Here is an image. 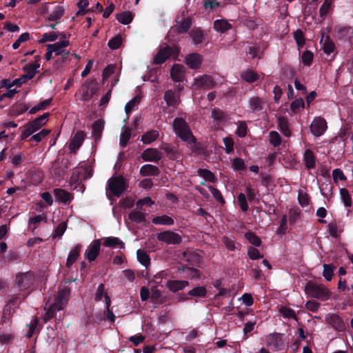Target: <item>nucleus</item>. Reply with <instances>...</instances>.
Here are the masks:
<instances>
[{
  "instance_id": "nucleus-11",
  "label": "nucleus",
  "mask_w": 353,
  "mask_h": 353,
  "mask_svg": "<svg viewBox=\"0 0 353 353\" xmlns=\"http://www.w3.org/2000/svg\"><path fill=\"white\" fill-rule=\"evenodd\" d=\"M101 248L100 240L93 241L86 248L84 256L90 261H94L98 256Z\"/></svg>"
},
{
  "instance_id": "nucleus-59",
  "label": "nucleus",
  "mask_w": 353,
  "mask_h": 353,
  "mask_svg": "<svg viewBox=\"0 0 353 353\" xmlns=\"http://www.w3.org/2000/svg\"><path fill=\"white\" fill-rule=\"evenodd\" d=\"M151 299L154 301V302L157 303H161L163 301V298L161 296V293L160 290L157 288V287H152L151 289Z\"/></svg>"
},
{
  "instance_id": "nucleus-35",
  "label": "nucleus",
  "mask_w": 353,
  "mask_h": 353,
  "mask_svg": "<svg viewBox=\"0 0 353 353\" xmlns=\"http://www.w3.org/2000/svg\"><path fill=\"white\" fill-rule=\"evenodd\" d=\"M323 276L327 281H330L332 279L335 266L332 264H323Z\"/></svg>"
},
{
  "instance_id": "nucleus-40",
  "label": "nucleus",
  "mask_w": 353,
  "mask_h": 353,
  "mask_svg": "<svg viewBox=\"0 0 353 353\" xmlns=\"http://www.w3.org/2000/svg\"><path fill=\"white\" fill-rule=\"evenodd\" d=\"M192 25L190 19H185L183 21L175 26L176 30L178 33L186 32Z\"/></svg>"
},
{
  "instance_id": "nucleus-36",
  "label": "nucleus",
  "mask_w": 353,
  "mask_h": 353,
  "mask_svg": "<svg viewBox=\"0 0 353 353\" xmlns=\"http://www.w3.org/2000/svg\"><path fill=\"white\" fill-rule=\"evenodd\" d=\"M131 137V131L128 128H123L120 135V145L125 148Z\"/></svg>"
},
{
  "instance_id": "nucleus-44",
  "label": "nucleus",
  "mask_w": 353,
  "mask_h": 353,
  "mask_svg": "<svg viewBox=\"0 0 353 353\" xmlns=\"http://www.w3.org/2000/svg\"><path fill=\"white\" fill-rule=\"evenodd\" d=\"M340 196L344 205L345 207H350L352 205V200L348 190L345 188H341Z\"/></svg>"
},
{
  "instance_id": "nucleus-9",
  "label": "nucleus",
  "mask_w": 353,
  "mask_h": 353,
  "mask_svg": "<svg viewBox=\"0 0 353 353\" xmlns=\"http://www.w3.org/2000/svg\"><path fill=\"white\" fill-rule=\"evenodd\" d=\"M325 321L331 325L333 329L338 332H343L345 330V324L341 316L334 313L327 314L325 316Z\"/></svg>"
},
{
  "instance_id": "nucleus-52",
  "label": "nucleus",
  "mask_w": 353,
  "mask_h": 353,
  "mask_svg": "<svg viewBox=\"0 0 353 353\" xmlns=\"http://www.w3.org/2000/svg\"><path fill=\"white\" fill-rule=\"evenodd\" d=\"M61 310L60 309H58L57 307H54V304H52L47 311L46 312L44 316H43V321L46 323L49 320H50L57 313V312Z\"/></svg>"
},
{
  "instance_id": "nucleus-17",
  "label": "nucleus",
  "mask_w": 353,
  "mask_h": 353,
  "mask_svg": "<svg viewBox=\"0 0 353 353\" xmlns=\"http://www.w3.org/2000/svg\"><path fill=\"white\" fill-rule=\"evenodd\" d=\"M143 159L145 161L157 162L162 157V154L155 148L146 149L141 155Z\"/></svg>"
},
{
  "instance_id": "nucleus-41",
  "label": "nucleus",
  "mask_w": 353,
  "mask_h": 353,
  "mask_svg": "<svg viewBox=\"0 0 353 353\" xmlns=\"http://www.w3.org/2000/svg\"><path fill=\"white\" fill-rule=\"evenodd\" d=\"M206 294V288L203 286H197L188 292V295L190 296L204 297Z\"/></svg>"
},
{
  "instance_id": "nucleus-48",
  "label": "nucleus",
  "mask_w": 353,
  "mask_h": 353,
  "mask_svg": "<svg viewBox=\"0 0 353 353\" xmlns=\"http://www.w3.org/2000/svg\"><path fill=\"white\" fill-rule=\"evenodd\" d=\"M145 214L140 211H132L129 214L130 219L137 223L143 222L145 219Z\"/></svg>"
},
{
  "instance_id": "nucleus-53",
  "label": "nucleus",
  "mask_w": 353,
  "mask_h": 353,
  "mask_svg": "<svg viewBox=\"0 0 353 353\" xmlns=\"http://www.w3.org/2000/svg\"><path fill=\"white\" fill-rule=\"evenodd\" d=\"M270 142L274 147L279 146L281 143V137L276 131H271L269 134Z\"/></svg>"
},
{
  "instance_id": "nucleus-23",
  "label": "nucleus",
  "mask_w": 353,
  "mask_h": 353,
  "mask_svg": "<svg viewBox=\"0 0 353 353\" xmlns=\"http://www.w3.org/2000/svg\"><path fill=\"white\" fill-rule=\"evenodd\" d=\"M189 283L187 281L170 280L167 282L166 286L173 292H177L188 286Z\"/></svg>"
},
{
  "instance_id": "nucleus-5",
  "label": "nucleus",
  "mask_w": 353,
  "mask_h": 353,
  "mask_svg": "<svg viewBox=\"0 0 353 353\" xmlns=\"http://www.w3.org/2000/svg\"><path fill=\"white\" fill-rule=\"evenodd\" d=\"M70 294V290L68 287L63 286L59 288V291L55 296L54 301L52 304L54 305V307H57V308L60 309L61 310L64 309V307L68 304Z\"/></svg>"
},
{
  "instance_id": "nucleus-26",
  "label": "nucleus",
  "mask_w": 353,
  "mask_h": 353,
  "mask_svg": "<svg viewBox=\"0 0 353 353\" xmlns=\"http://www.w3.org/2000/svg\"><path fill=\"white\" fill-rule=\"evenodd\" d=\"M232 27V25L226 19H217L214 22V29L220 33L225 32Z\"/></svg>"
},
{
  "instance_id": "nucleus-1",
  "label": "nucleus",
  "mask_w": 353,
  "mask_h": 353,
  "mask_svg": "<svg viewBox=\"0 0 353 353\" xmlns=\"http://www.w3.org/2000/svg\"><path fill=\"white\" fill-rule=\"evenodd\" d=\"M305 294L313 299L325 301L330 299L332 292L325 285L309 281L305 285Z\"/></svg>"
},
{
  "instance_id": "nucleus-45",
  "label": "nucleus",
  "mask_w": 353,
  "mask_h": 353,
  "mask_svg": "<svg viewBox=\"0 0 353 353\" xmlns=\"http://www.w3.org/2000/svg\"><path fill=\"white\" fill-rule=\"evenodd\" d=\"M333 188V185L330 181L323 183L320 188L321 194L323 196L328 198L332 194Z\"/></svg>"
},
{
  "instance_id": "nucleus-3",
  "label": "nucleus",
  "mask_w": 353,
  "mask_h": 353,
  "mask_svg": "<svg viewBox=\"0 0 353 353\" xmlns=\"http://www.w3.org/2000/svg\"><path fill=\"white\" fill-rule=\"evenodd\" d=\"M126 184L123 176H112L107 183L106 194L108 197H110V194L119 197L124 192Z\"/></svg>"
},
{
  "instance_id": "nucleus-34",
  "label": "nucleus",
  "mask_w": 353,
  "mask_h": 353,
  "mask_svg": "<svg viewBox=\"0 0 353 353\" xmlns=\"http://www.w3.org/2000/svg\"><path fill=\"white\" fill-rule=\"evenodd\" d=\"M159 137V132L157 130H150L145 132L141 138V141L145 144H150L155 141Z\"/></svg>"
},
{
  "instance_id": "nucleus-49",
  "label": "nucleus",
  "mask_w": 353,
  "mask_h": 353,
  "mask_svg": "<svg viewBox=\"0 0 353 353\" xmlns=\"http://www.w3.org/2000/svg\"><path fill=\"white\" fill-rule=\"evenodd\" d=\"M103 129V123L98 120L94 122L92 124V134L96 139H98L101 136V133Z\"/></svg>"
},
{
  "instance_id": "nucleus-15",
  "label": "nucleus",
  "mask_w": 353,
  "mask_h": 353,
  "mask_svg": "<svg viewBox=\"0 0 353 353\" xmlns=\"http://www.w3.org/2000/svg\"><path fill=\"white\" fill-rule=\"evenodd\" d=\"M34 280L30 273H21L17 275V284L21 289H26L30 287Z\"/></svg>"
},
{
  "instance_id": "nucleus-12",
  "label": "nucleus",
  "mask_w": 353,
  "mask_h": 353,
  "mask_svg": "<svg viewBox=\"0 0 353 353\" xmlns=\"http://www.w3.org/2000/svg\"><path fill=\"white\" fill-rule=\"evenodd\" d=\"M327 129V123L324 119L315 118L310 125V130L316 137L321 136Z\"/></svg>"
},
{
  "instance_id": "nucleus-10",
  "label": "nucleus",
  "mask_w": 353,
  "mask_h": 353,
  "mask_svg": "<svg viewBox=\"0 0 353 353\" xmlns=\"http://www.w3.org/2000/svg\"><path fill=\"white\" fill-rule=\"evenodd\" d=\"M69 41L63 40L53 44H48L47 47L50 52H53L55 56L61 55L63 58H67L69 55V52L65 50V48L68 46Z\"/></svg>"
},
{
  "instance_id": "nucleus-31",
  "label": "nucleus",
  "mask_w": 353,
  "mask_h": 353,
  "mask_svg": "<svg viewBox=\"0 0 353 353\" xmlns=\"http://www.w3.org/2000/svg\"><path fill=\"white\" fill-rule=\"evenodd\" d=\"M152 222L155 225H172L174 224L173 219L168 215L155 216L152 219Z\"/></svg>"
},
{
  "instance_id": "nucleus-32",
  "label": "nucleus",
  "mask_w": 353,
  "mask_h": 353,
  "mask_svg": "<svg viewBox=\"0 0 353 353\" xmlns=\"http://www.w3.org/2000/svg\"><path fill=\"white\" fill-rule=\"evenodd\" d=\"M190 35L192 39V42L195 45H198L205 40V34L199 28L193 29L190 32Z\"/></svg>"
},
{
  "instance_id": "nucleus-42",
  "label": "nucleus",
  "mask_w": 353,
  "mask_h": 353,
  "mask_svg": "<svg viewBox=\"0 0 353 353\" xmlns=\"http://www.w3.org/2000/svg\"><path fill=\"white\" fill-rule=\"evenodd\" d=\"M279 126L281 131L285 137H290L291 135L290 131L288 128V120L284 117H279L278 119Z\"/></svg>"
},
{
  "instance_id": "nucleus-64",
  "label": "nucleus",
  "mask_w": 353,
  "mask_h": 353,
  "mask_svg": "<svg viewBox=\"0 0 353 353\" xmlns=\"http://www.w3.org/2000/svg\"><path fill=\"white\" fill-rule=\"evenodd\" d=\"M236 134L240 137H244L247 134V125L244 121H239Z\"/></svg>"
},
{
  "instance_id": "nucleus-6",
  "label": "nucleus",
  "mask_w": 353,
  "mask_h": 353,
  "mask_svg": "<svg viewBox=\"0 0 353 353\" xmlns=\"http://www.w3.org/2000/svg\"><path fill=\"white\" fill-rule=\"evenodd\" d=\"M157 239L166 244L176 245L182 241V238L179 233L167 230L157 234Z\"/></svg>"
},
{
  "instance_id": "nucleus-43",
  "label": "nucleus",
  "mask_w": 353,
  "mask_h": 353,
  "mask_svg": "<svg viewBox=\"0 0 353 353\" xmlns=\"http://www.w3.org/2000/svg\"><path fill=\"white\" fill-rule=\"evenodd\" d=\"M138 261L144 266L147 267L150 264V257L148 254L143 250H138L137 252Z\"/></svg>"
},
{
  "instance_id": "nucleus-51",
  "label": "nucleus",
  "mask_w": 353,
  "mask_h": 353,
  "mask_svg": "<svg viewBox=\"0 0 353 353\" xmlns=\"http://www.w3.org/2000/svg\"><path fill=\"white\" fill-rule=\"evenodd\" d=\"M198 172L199 176H202L206 181L214 182L216 180L214 174L208 170L200 169Z\"/></svg>"
},
{
  "instance_id": "nucleus-60",
  "label": "nucleus",
  "mask_w": 353,
  "mask_h": 353,
  "mask_svg": "<svg viewBox=\"0 0 353 353\" xmlns=\"http://www.w3.org/2000/svg\"><path fill=\"white\" fill-rule=\"evenodd\" d=\"M232 168L234 170H245V165L244 161L241 158H234L232 162Z\"/></svg>"
},
{
  "instance_id": "nucleus-62",
  "label": "nucleus",
  "mask_w": 353,
  "mask_h": 353,
  "mask_svg": "<svg viewBox=\"0 0 353 353\" xmlns=\"http://www.w3.org/2000/svg\"><path fill=\"white\" fill-rule=\"evenodd\" d=\"M294 39L299 48H302L305 45V38L302 31L297 30L294 33Z\"/></svg>"
},
{
  "instance_id": "nucleus-47",
  "label": "nucleus",
  "mask_w": 353,
  "mask_h": 353,
  "mask_svg": "<svg viewBox=\"0 0 353 353\" xmlns=\"http://www.w3.org/2000/svg\"><path fill=\"white\" fill-rule=\"evenodd\" d=\"M279 312L284 318L293 319L297 320L295 312L290 307H281L279 309Z\"/></svg>"
},
{
  "instance_id": "nucleus-54",
  "label": "nucleus",
  "mask_w": 353,
  "mask_h": 353,
  "mask_svg": "<svg viewBox=\"0 0 353 353\" xmlns=\"http://www.w3.org/2000/svg\"><path fill=\"white\" fill-rule=\"evenodd\" d=\"M304 108V101L302 98H299L293 101L290 105V110L294 112L300 111Z\"/></svg>"
},
{
  "instance_id": "nucleus-14",
  "label": "nucleus",
  "mask_w": 353,
  "mask_h": 353,
  "mask_svg": "<svg viewBox=\"0 0 353 353\" xmlns=\"http://www.w3.org/2000/svg\"><path fill=\"white\" fill-rule=\"evenodd\" d=\"M265 343L266 345L273 350L280 349L283 345L281 336L279 334H272L267 336Z\"/></svg>"
},
{
  "instance_id": "nucleus-16",
  "label": "nucleus",
  "mask_w": 353,
  "mask_h": 353,
  "mask_svg": "<svg viewBox=\"0 0 353 353\" xmlns=\"http://www.w3.org/2000/svg\"><path fill=\"white\" fill-rule=\"evenodd\" d=\"M334 31L339 39H348L352 41L353 39V28L349 26H336Z\"/></svg>"
},
{
  "instance_id": "nucleus-21",
  "label": "nucleus",
  "mask_w": 353,
  "mask_h": 353,
  "mask_svg": "<svg viewBox=\"0 0 353 353\" xmlns=\"http://www.w3.org/2000/svg\"><path fill=\"white\" fill-rule=\"evenodd\" d=\"M54 194L57 201L61 202L65 204L69 203L73 199L72 194L63 189H54Z\"/></svg>"
},
{
  "instance_id": "nucleus-56",
  "label": "nucleus",
  "mask_w": 353,
  "mask_h": 353,
  "mask_svg": "<svg viewBox=\"0 0 353 353\" xmlns=\"http://www.w3.org/2000/svg\"><path fill=\"white\" fill-rule=\"evenodd\" d=\"M245 237L250 243L255 246H259L261 243V241L259 237L252 232L245 233Z\"/></svg>"
},
{
  "instance_id": "nucleus-27",
  "label": "nucleus",
  "mask_w": 353,
  "mask_h": 353,
  "mask_svg": "<svg viewBox=\"0 0 353 353\" xmlns=\"http://www.w3.org/2000/svg\"><path fill=\"white\" fill-rule=\"evenodd\" d=\"M81 250V245L79 244L70 250L66 261V266L68 268H70L77 261L79 256Z\"/></svg>"
},
{
  "instance_id": "nucleus-46",
  "label": "nucleus",
  "mask_w": 353,
  "mask_h": 353,
  "mask_svg": "<svg viewBox=\"0 0 353 353\" xmlns=\"http://www.w3.org/2000/svg\"><path fill=\"white\" fill-rule=\"evenodd\" d=\"M51 101H52L51 99H46V100H45L43 101L40 102L39 104H37V105H34V107H32L29 110V113L30 114H35L38 111H40V110H45L48 106L50 105V104L51 103Z\"/></svg>"
},
{
  "instance_id": "nucleus-63",
  "label": "nucleus",
  "mask_w": 353,
  "mask_h": 353,
  "mask_svg": "<svg viewBox=\"0 0 353 353\" xmlns=\"http://www.w3.org/2000/svg\"><path fill=\"white\" fill-rule=\"evenodd\" d=\"M222 241L228 250L234 251L236 249L235 241L233 239L228 236H223L222 238Z\"/></svg>"
},
{
  "instance_id": "nucleus-39",
  "label": "nucleus",
  "mask_w": 353,
  "mask_h": 353,
  "mask_svg": "<svg viewBox=\"0 0 353 353\" xmlns=\"http://www.w3.org/2000/svg\"><path fill=\"white\" fill-rule=\"evenodd\" d=\"M103 244L106 247H115L118 245L121 248H123L124 246L123 243L117 237L105 238Z\"/></svg>"
},
{
  "instance_id": "nucleus-50",
  "label": "nucleus",
  "mask_w": 353,
  "mask_h": 353,
  "mask_svg": "<svg viewBox=\"0 0 353 353\" xmlns=\"http://www.w3.org/2000/svg\"><path fill=\"white\" fill-rule=\"evenodd\" d=\"M332 178L334 182L336 183H339V181H346L347 179L343 172L339 168H336L332 170Z\"/></svg>"
},
{
  "instance_id": "nucleus-61",
  "label": "nucleus",
  "mask_w": 353,
  "mask_h": 353,
  "mask_svg": "<svg viewBox=\"0 0 353 353\" xmlns=\"http://www.w3.org/2000/svg\"><path fill=\"white\" fill-rule=\"evenodd\" d=\"M122 41V38L120 35H117L108 41V46L112 50L118 49Z\"/></svg>"
},
{
  "instance_id": "nucleus-4",
  "label": "nucleus",
  "mask_w": 353,
  "mask_h": 353,
  "mask_svg": "<svg viewBox=\"0 0 353 353\" xmlns=\"http://www.w3.org/2000/svg\"><path fill=\"white\" fill-rule=\"evenodd\" d=\"M48 117L49 114L45 113L32 121L28 123L24 127V130L22 131L21 135V139L25 140L29 136L39 130L43 125L46 124L48 120Z\"/></svg>"
},
{
  "instance_id": "nucleus-22",
  "label": "nucleus",
  "mask_w": 353,
  "mask_h": 353,
  "mask_svg": "<svg viewBox=\"0 0 353 353\" xmlns=\"http://www.w3.org/2000/svg\"><path fill=\"white\" fill-rule=\"evenodd\" d=\"M97 91V88L90 84L83 85L80 90L81 98L83 101H89Z\"/></svg>"
},
{
  "instance_id": "nucleus-7",
  "label": "nucleus",
  "mask_w": 353,
  "mask_h": 353,
  "mask_svg": "<svg viewBox=\"0 0 353 353\" xmlns=\"http://www.w3.org/2000/svg\"><path fill=\"white\" fill-rule=\"evenodd\" d=\"M174 52V50L167 44L160 46L157 53L153 57V63H163Z\"/></svg>"
},
{
  "instance_id": "nucleus-57",
  "label": "nucleus",
  "mask_w": 353,
  "mask_h": 353,
  "mask_svg": "<svg viewBox=\"0 0 353 353\" xmlns=\"http://www.w3.org/2000/svg\"><path fill=\"white\" fill-rule=\"evenodd\" d=\"M50 132V130L43 129L39 132L33 134L31 138L30 141H34L37 143L40 142L43 138H45L46 136H48Z\"/></svg>"
},
{
  "instance_id": "nucleus-55",
  "label": "nucleus",
  "mask_w": 353,
  "mask_h": 353,
  "mask_svg": "<svg viewBox=\"0 0 353 353\" xmlns=\"http://www.w3.org/2000/svg\"><path fill=\"white\" fill-rule=\"evenodd\" d=\"M332 3V0H325L319 10L321 17L324 18L326 17L330 10Z\"/></svg>"
},
{
  "instance_id": "nucleus-13",
  "label": "nucleus",
  "mask_w": 353,
  "mask_h": 353,
  "mask_svg": "<svg viewBox=\"0 0 353 353\" xmlns=\"http://www.w3.org/2000/svg\"><path fill=\"white\" fill-rule=\"evenodd\" d=\"M303 161L305 168L310 170L316 168L318 160L313 151L307 149L303 153Z\"/></svg>"
},
{
  "instance_id": "nucleus-18",
  "label": "nucleus",
  "mask_w": 353,
  "mask_h": 353,
  "mask_svg": "<svg viewBox=\"0 0 353 353\" xmlns=\"http://www.w3.org/2000/svg\"><path fill=\"white\" fill-rule=\"evenodd\" d=\"M185 68L180 64H174L170 70L171 78L176 82L183 81L185 78Z\"/></svg>"
},
{
  "instance_id": "nucleus-24",
  "label": "nucleus",
  "mask_w": 353,
  "mask_h": 353,
  "mask_svg": "<svg viewBox=\"0 0 353 353\" xmlns=\"http://www.w3.org/2000/svg\"><path fill=\"white\" fill-rule=\"evenodd\" d=\"M263 106V100L259 97H252L248 101V108L252 112L261 111Z\"/></svg>"
},
{
  "instance_id": "nucleus-33",
  "label": "nucleus",
  "mask_w": 353,
  "mask_h": 353,
  "mask_svg": "<svg viewBox=\"0 0 353 353\" xmlns=\"http://www.w3.org/2000/svg\"><path fill=\"white\" fill-rule=\"evenodd\" d=\"M39 67V63H34L29 64L26 68V72L25 74L22 76V79H24L25 80L32 79L35 74L37 72V69Z\"/></svg>"
},
{
  "instance_id": "nucleus-28",
  "label": "nucleus",
  "mask_w": 353,
  "mask_h": 353,
  "mask_svg": "<svg viewBox=\"0 0 353 353\" xmlns=\"http://www.w3.org/2000/svg\"><path fill=\"white\" fill-rule=\"evenodd\" d=\"M241 77L245 81L251 83L258 81L260 76L252 70L248 69L241 73Z\"/></svg>"
},
{
  "instance_id": "nucleus-58",
  "label": "nucleus",
  "mask_w": 353,
  "mask_h": 353,
  "mask_svg": "<svg viewBox=\"0 0 353 353\" xmlns=\"http://www.w3.org/2000/svg\"><path fill=\"white\" fill-rule=\"evenodd\" d=\"M106 296H108L107 293L105 292V287L103 283H101L97 290L96 294H95V301H99L102 300V298H105V301H106Z\"/></svg>"
},
{
  "instance_id": "nucleus-37",
  "label": "nucleus",
  "mask_w": 353,
  "mask_h": 353,
  "mask_svg": "<svg viewBox=\"0 0 353 353\" xmlns=\"http://www.w3.org/2000/svg\"><path fill=\"white\" fill-rule=\"evenodd\" d=\"M117 19L122 24H129L132 21V14L130 12H123L117 14Z\"/></svg>"
},
{
  "instance_id": "nucleus-38",
  "label": "nucleus",
  "mask_w": 353,
  "mask_h": 353,
  "mask_svg": "<svg viewBox=\"0 0 353 353\" xmlns=\"http://www.w3.org/2000/svg\"><path fill=\"white\" fill-rule=\"evenodd\" d=\"M64 10L60 6H57L49 14L48 19L50 21H56L63 14Z\"/></svg>"
},
{
  "instance_id": "nucleus-29",
  "label": "nucleus",
  "mask_w": 353,
  "mask_h": 353,
  "mask_svg": "<svg viewBox=\"0 0 353 353\" xmlns=\"http://www.w3.org/2000/svg\"><path fill=\"white\" fill-rule=\"evenodd\" d=\"M164 100L169 106H176L180 103L179 96L175 94L172 90L165 92Z\"/></svg>"
},
{
  "instance_id": "nucleus-8",
  "label": "nucleus",
  "mask_w": 353,
  "mask_h": 353,
  "mask_svg": "<svg viewBox=\"0 0 353 353\" xmlns=\"http://www.w3.org/2000/svg\"><path fill=\"white\" fill-rule=\"evenodd\" d=\"M216 85L212 77L203 74L194 79L193 86L195 89L209 90L213 88Z\"/></svg>"
},
{
  "instance_id": "nucleus-25",
  "label": "nucleus",
  "mask_w": 353,
  "mask_h": 353,
  "mask_svg": "<svg viewBox=\"0 0 353 353\" xmlns=\"http://www.w3.org/2000/svg\"><path fill=\"white\" fill-rule=\"evenodd\" d=\"M83 139V132L82 131L77 132L70 143L69 148L70 150L74 152L76 150L79 149L82 144Z\"/></svg>"
},
{
  "instance_id": "nucleus-19",
  "label": "nucleus",
  "mask_w": 353,
  "mask_h": 353,
  "mask_svg": "<svg viewBox=\"0 0 353 353\" xmlns=\"http://www.w3.org/2000/svg\"><path fill=\"white\" fill-rule=\"evenodd\" d=\"M185 63L190 68L196 69L202 63V57L197 53L188 54L185 58Z\"/></svg>"
},
{
  "instance_id": "nucleus-30",
  "label": "nucleus",
  "mask_w": 353,
  "mask_h": 353,
  "mask_svg": "<svg viewBox=\"0 0 353 353\" xmlns=\"http://www.w3.org/2000/svg\"><path fill=\"white\" fill-rule=\"evenodd\" d=\"M140 173L143 176H157L159 174V170L157 166L147 164L141 168Z\"/></svg>"
},
{
  "instance_id": "nucleus-20",
  "label": "nucleus",
  "mask_w": 353,
  "mask_h": 353,
  "mask_svg": "<svg viewBox=\"0 0 353 353\" xmlns=\"http://www.w3.org/2000/svg\"><path fill=\"white\" fill-rule=\"evenodd\" d=\"M323 50L327 56H330V59H333L336 54V48L334 41L330 38L326 37L323 43Z\"/></svg>"
},
{
  "instance_id": "nucleus-2",
  "label": "nucleus",
  "mask_w": 353,
  "mask_h": 353,
  "mask_svg": "<svg viewBox=\"0 0 353 353\" xmlns=\"http://www.w3.org/2000/svg\"><path fill=\"white\" fill-rule=\"evenodd\" d=\"M172 126L174 133L183 141L188 143H193L196 141L188 123L183 119H174Z\"/></svg>"
}]
</instances>
